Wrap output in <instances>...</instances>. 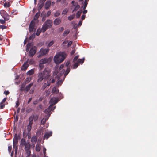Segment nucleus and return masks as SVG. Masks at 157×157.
<instances>
[{"label":"nucleus","mask_w":157,"mask_h":157,"mask_svg":"<svg viewBox=\"0 0 157 157\" xmlns=\"http://www.w3.org/2000/svg\"><path fill=\"white\" fill-rule=\"evenodd\" d=\"M75 17V15H70V16L68 17V19L70 21H71Z\"/></svg>","instance_id":"ea45409f"},{"label":"nucleus","mask_w":157,"mask_h":157,"mask_svg":"<svg viewBox=\"0 0 157 157\" xmlns=\"http://www.w3.org/2000/svg\"><path fill=\"white\" fill-rule=\"evenodd\" d=\"M4 94L6 95H7L9 94V92L8 91H5L4 92Z\"/></svg>","instance_id":"e2e57ef3"},{"label":"nucleus","mask_w":157,"mask_h":157,"mask_svg":"<svg viewBox=\"0 0 157 157\" xmlns=\"http://www.w3.org/2000/svg\"><path fill=\"white\" fill-rule=\"evenodd\" d=\"M52 134V132L49 133H46L45 134L44 136V139H48L50 136H51Z\"/></svg>","instance_id":"f3484780"},{"label":"nucleus","mask_w":157,"mask_h":157,"mask_svg":"<svg viewBox=\"0 0 157 157\" xmlns=\"http://www.w3.org/2000/svg\"><path fill=\"white\" fill-rule=\"evenodd\" d=\"M51 11H48L47 13L46 16L47 17H49L51 14Z\"/></svg>","instance_id":"4d7b16f0"},{"label":"nucleus","mask_w":157,"mask_h":157,"mask_svg":"<svg viewBox=\"0 0 157 157\" xmlns=\"http://www.w3.org/2000/svg\"><path fill=\"white\" fill-rule=\"evenodd\" d=\"M66 56V54L64 53L56 55L54 58V62L56 64L60 63L64 60Z\"/></svg>","instance_id":"f03ea898"},{"label":"nucleus","mask_w":157,"mask_h":157,"mask_svg":"<svg viewBox=\"0 0 157 157\" xmlns=\"http://www.w3.org/2000/svg\"><path fill=\"white\" fill-rule=\"evenodd\" d=\"M71 4H72V5L71 6V7H73L74 6H75V1H72L71 2Z\"/></svg>","instance_id":"69168bd1"},{"label":"nucleus","mask_w":157,"mask_h":157,"mask_svg":"<svg viewBox=\"0 0 157 157\" xmlns=\"http://www.w3.org/2000/svg\"><path fill=\"white\" fill-rule=\"evenodd\" d=\"M37 138L36 136H33L31 138V142L34 145H35L37 141Z\"/></svg>","instance_id":"4468645a"},{"label":"nucleus","mask_w":157,"mask_h":157,"mask_svg":"<svg viewBox=\"0 0 157 157\" xmlns=\"http://www.w3.org/2000/svg\"><path fill=\"white\" fill-rule=\"evenodd\" d=\"M75 50H72L71 52V55H73L75 53Z\"/></svg>","instance_id":"774afa93"},{"label":"nucleus","mask_w":157,"mask_h":157,"mask_svg":"<svg viewBox=\"0 0 157 157\" xmlns=\"http://www.w3.org/2000/svg\"><path fill=\"white\" fill-rule=\"evenodd\" d=\"M68 12V10H67L66 8H65L63 11L62 14L63 15H65Z\"/></svg>","instance_id":"4c0bfd02"},{"label":"nucleus","mask_w":157,"mask_h":157,"mask_svg":"<svg viewBox=\"0 0 157 157\" xmlns=\"http://www.w3.org/2000/svg\"><path fill=\"white\" fill-rule=\"evenodd\" d=\"M34 71L33 69H32L29 71L26 74L28 75H31L34 73Z\"/></svg>","instance_id":"412c9836"},{"label":"nucleus","mask_w":157,"mask_h":157,"mask_svg":"<svg viewBox=\"0 0 157 157\" xmlns=\"http://www.w3.org/2000/svg\"><path fill=\"white\" fill-rule=\"evenodd\" d=\"M36 52V48L34 46L32 47L30 49L28 52L29 56L31 57H33Z\"/></svg>","instance_id":"6e6552de"},{"label":"nucleus","mask_w":157,"mask_h":157,"mask_svg":"<svg viewBox=\"0 0 157 157\" xmlns=\"http://www.w3.org/2000/svg\"><path fill=\"white\" fill-rule=\"evenodd\" d=\"M26 46H27V48H26V52H28L29 49V48H30V44H29V43H28V44H27Z\"/></svg>","instance_id":"c03bdc74"},{"label":"nucleus","mask_w":157,"mask_h":157,"mask_svg":"<svg viewBox=\"0 0 157 157\" xmlns=\"http://www.w3.org/2000/svg\"><path fill=\"white\" fill-rule=\"evenodd\" d=\"M38 5H39V6L38 8V10L40 11L44 6V4L41 3L39 5V4L38 3Z\"/></svg>","instance_id":"72a5a7b5"},{"label":"nucleus","mask_w":157,"mask_h":157,"mask_svg":"<svg viewBox=\"0 0 157 157\" xmlns=\"http://www.w3.org/2000/svg\"><path fill=\"white\" fill-rule=\"evenodd\" d=\"M51 75L50 70L48 68H45L43 71H40L38 73L37 76V82H40L43 79H44V81L48 80L47 81V84L50 85L51 83L50 82L51 78L49 79V78Z\"/></svg>","instance_id":"f257e3e1"},{"label":"nucleus","mask_w":157,"mask_h":157,"mask_svg":"<svg viewBox=\"0 0 157 157\" xmlns=\"http://www.w3.org/2000/svg\"><path fill=\"white\" fill-rule=\"evenodd\" d=\"M52 92L53 93H58L59 92V90L57 89L56 87H54L52 89Z\"/></svg>","instance_id":"393cba45"},{"label":"nucleus","mask_w":157,"mask_h":157,"mask_svg":"<svg viewBox=\"0 0 157 157\" xmlns=\"http://www.w3.org/2000/svg\"><path fill=\"white\" fill-rule=\"evenodd\" d=\"M41 32H43L42 28L41 29L40 28H39L37 30L36 35L37 36H38L40 35Z\"/></svg>","instance_id":"4be33fe9"},{"label":"nucleus","mask_w":157,"mask_h":157,"mask_svg":"<svg viewBox=\"0 0 157 157\" xmlns=\"http://www.w3.org/2000/svg\"><path fill=\"white\" fill-rule=\"evenodd\" d=\"M61 22V20L59 18L55 19L54 21V25H57L59 24Z\"/></svg>","instance_id":"ddd939ff"},{"label":"nucleus","mask_w":157,"mask_h":157,"mask_svg":"<svg viewBox=\"0 0 157 157\" xmlns=\"http://www.w3.org/2000/svg\"><path fill=\"white\" fill-rule=\"evenodd\" d=\"M19 101H18L16 102V105L15 106L16 108H17L19 106Z\"/></svg>","instance_id":"bf43d9fd"},{"label":"nucleus","mask_w":157,"mask_h":157,"mask_svg":"<svg viewBox=\"0 0 157 157\" xmlns=\"http://www.w3.org/2000/svg\"><path fill=\"white\" fill-rule=\"evenodd\" d=\"M51 107H52V105H50L48 108L45 110L44 111V113H48L50 112L51 111L50 109Z\"/></svg>","instance_id":"b1692460"},{"label":"nucleus","mask_w":157,"mask_h":157,"mask_svg":"<svg viewBox=\"0 0 157 157\" xmlns=\"http://www.w3.org/2000/svg\"><path fill=\"white\" fill-rule=\"evenodd\" d=\"M70 71V67H68L65 71V69H63L61 71V72H60L59 74V76H62L63 74H64V77H66L69 72Z\"/></svg>","instance_id":"1a4fd4ad"},{"label":"nucleus","mask_w":157,"mask_h":157,"mask_svg":"<svg viewBox=\"0 0 157 157\" xmlns=\"http://www.w3.org/2000/svg\"><path fill=\"white\" fill-rule=\"evenodd\" d=\"M39 67L40 70H41L44 67V66L43 64H40V63H39Z\"/></svg>","instance_id":"58836bf2"},{"label":"nucleus","mask_w":157,"mask_h":157,"mask_svg":"<svg viewBox=\"0 0 157 157\" xmlns=\"http://www.w3.org/2000/svg\"><path fill=\"white\" fill-rule=\"evenodd\" d=\"M51 2L50 1H47L46 2L44 6L45 9L46 10L48 9L50 7Z\"/></svg>","instance_id":"dca6fc26"},{"label":"nucleus","mask_w":157,"mask_h":157,"mask_svg":"<svg viewBox=\"0 0 157 157\" xmlns=\"http://www.w3.org/2000/svg\"><path fill=\"white\" fill-rule=\"evenodd\" d=\"M79 57V56L78 55H77V56H75L74 58L73 59V62H74V63H75V62H76L78 58Z\"/></svg>","instance_id":"37998d69"},{"label":"nucleus","mask_w":157,"mask_h":157,"mask_svg":"<svg viewBox=\"0 0 157 157\" xmlns=\"http://www.w3.org/2000/svg\"><path fill=\"white\" fill-rule=\"evenodd\" d=\"M64 64H61L59 67V68H58L59 66L56 65L55 67V69L53 73V75H57L59 72H60V73L61 72V70L64 67Z\"/></svg>","instance_id":"423d86ee"},{"label":"nucleus","mask_w":157,"mask_h":157,"mask_svg":"<svg viewBox=\"0 0 157 157\" xmlns=\"http://www.w3.org/2000/svg\"><path fill=\"white\" fill-rule=\"evenodd\" d=\"M49 49L48 48L47 49L41 48L39 52V55L38 56V57L40 58L41 56L46 55L49 52Z\"/></svg>","instance_id":"39448f33"},{"label":"nucleus","mask_w":157,"mask_h":157,"mask_svg":"<svg viewBox=\"0 0 157 157\" xmlns=\"http://www.w3.org/2000/svg\"><path fill=\"white\" fill-rule=\"evenodd\" d=\"M6 26L5 25H0V28L2 29H5L6 28Z\"/></svg>","instance_id":"5fc2aeb1"},{"label":"nucleus","mask_w":157,"mask_h":157,"mask_svg":"<svg viewBox=\"0 0 157 157\" xmlns=\"http://www.w3.org/2000/svg\"><path fill=\"white\" fill-rule=\"evenodd\" d=\"M8 151L9 153H10L11 151L12 150V146H9L8 147Z\"/></svg>","instance_id":"864d4df0"},{"label":"nucleus","mask_w":157,"mask_h":157,"mask_svg":"<svg viewBox=\"0 0 157 157\" xmlns=\"http://www.w3.org/2000/svg\"><path fill=\"white\" fill-rule=\"evenodd\" d=\"M18 142H13V148L14 149L15 153H17V151L18 147L17 144Z\"/></svg>","instance_id":"2eb2a0df"},{"label":"nucleus","mask_w":157,"mask_h":157,"mask_svg":"<svg viewBox=\"0 0 157 157\" xmlns=\"http://www.w3.org/2000/svg\"><path fill=\"white\" fill-rule=\"evenodd\" d=\"M64 29V28L63 27H62L59 28V32H62Z\"/></svg>","instance_id":"052dcab7"},{"label":"nucleus","mask_w":157,"mask_h":157,"mask_svg":"<svg viewBox=\"0 0 157 157\" xmlns=\"http://www.w3.org/2000/svg\"><path fill=\"white\" fill-rule=\"evenodd\" d=\"M33 117L34 121H36L37 120L38 116L37 114H34L33 115Z\"/></svg>","instance_id":"c756f323"},{"label":"nucleus","mask_w":157,"mask_h":157,"mask_svg":"<svg viewBox=\"0 0 157 157\" xmlns=\"http://www.w3.org/2000/svg\"><path fill=\"white\" fill-rule=\"evenodd\" d=\"M0 13L2 17L6 20L8 21L9 19V15L4 10H1Z\"/></svg>","instance_id":"0eeeda50"},{"label":"nucleus","mask_w":157,"mask_h":157,"mask_svg":"<svg viewBox=\"0 0 157 157\" xmlns=\"http://www.w3.org/2000/svg\"><path fill=\"white\" fill-rule=\"evenodd\" d=\"M60 14V12L59 11H56L54 14V16L56 17L59 16Z\"/></svg>","instance_id":"f704fd0d"},{"label":"nucleus","mask_w":157,"mask_h":157,"mask_svg":"<svg viewBox=\"0 0 157 157\" xmlns=\"http://www.w3.org/2000/svg\"><path fill=\"white\" fill-rule=\"evenodd\" d=\"M54 43V40H52L51 41L50 43H48V44L47 45V47L48 48H49Z\"/></svg>","instance_id":"7c9ffc66"},{"label":"nucleus","mask_w":157,"mask_h":157,"mask_svg":"<svg viewBox=\"0 0 157 157\" xmlns=\"http://www.w3.org/2000/svg\"><path fill=\"white\" fill-rule=\"evenodd\" d=\"M59 101V100L57 98H51L50 101L49 103L51 104L50 105H54L55 104L57 103Z\"/></svg>","instance_id":"9d476101"},{"label":"nucleus","mask_w":157,"mask_h":157,"mask_svg":"<svg viewBox=\"0 0 157 157\" xmlns=\"http://www.w3.org/2000/svg\"><path fill=\"white\" fill-rule=\"evenodd\" d=\"M24 146H25V150L27 154V157H29L31 154L30 144L29 143H27Z\"/></svg>","instance_id":"20e7f679"},{"label":"nucleus","mask_w":157,"mask_h":157,"mask_svg":"<svg viewBox=\"0 0 157 157\" xmlns=\"http://www.w3.org/2000/svg\"><path fill=\"white\" fill-rule=\"evenodd\" d=\"M52 24V22L51 20H47L44 23L42 27L43 33L45 32L48 29L51 28Z\"/></svg>","instance_id":"7ed1b4c3"},{"label":"nucleus","mask_w":157,"mask_h":157,"mask_svg":"<svg viewBox=\"0 0 157 157\" xmlns=\"http://www.w3.org/2000/svg\"><path fill=\"white\" fill-rule=\"evenodd\" d=\"M70 64V61H67L66 64H65V66L66 67H68V66H69V65Z\"/></svg>","instance_id":"13d9d810"},{"label":"nucleus","mask_w":157,"mask_h":157,"mask_svg":"<svg viewBox=\"0 0 157 157\" xmlns=\"http://www.w3.org/2000/svg\"><path fill=\"white\" fill-rule=\"evenodd\" d=\"M48 118H43L42 119L41 121V124L42 125H44L46 122V121L48 120Z\"/></svg>","instance_id":"c85d7f7f"},{"label":"nucleus","mask_w":157,"mask_h":157,"mask_svg":"<svg viewBox=\"0 0 157 157\" xmlns=\"http://www.w3.org/2000/svg\"><path fill=\"white\" fill-rule=\"evenodd\" d=\"M36 149L37 151L39 152L40 151V148L39 146L36 145Z\"/></svg>","instance_id":"09e8293b"},{"label":"nucleus","mask_w":157,"mask_h":157,"mask_svg":"<svg viewBox=\"0 0 157 157\" xmlns=\"http://www.w3.org/2000/svg\"><path fill=\"white\" fill-rule=\"evenodd\" d=\"M84 61V58H83L82 59H79L77 61V63L79 64H82L83 63Z\"/></svg>","instance_id":"bb28decb"},{"label":"nucleus","mask_w":157,"mask_h":157,"mask_svg":"<svg viewBox=\"0 0 157 157\" xmlns=\"http://www.w3.org/2000/svg\"><path fill=\"white\" fill-rule=\"evenodd\" d=\"M5 106V105L4 104L1 103H0V109H3L4 108Z\"/></svg>","instance_id":"de8ad7c7"},{"label":"nucleus","mask_w":157,"mask_h":157,"mask_svg":"<svg viewBox=\"0 0 157 157\" xmlns=\"http://www.w3.org/2000/svg\"><path fill=\"white\" fill-rule=\"evenodd\" d=\"M89 0H85L83 3V5H87Z\"/></svg>","instance_id":"6e6d98bb"},{"label":"nucleus","mask_w":157,"mask_h":157,"mask_svg":"<svg viewBox=\"0 0 157 157\" xmlns=\"http://www.w3.org/2000/svg\"><path fill=\"white\" fill-rule=\"evenodd\" d=\"M33 83H31L27 85L25 88L26 91H28L30 90V88L33 86Z\"/></svg>","instance_id":"aec40b11"},{"label":"nucleus","mask_w":157,"mask_h":157,"mask_svg":"<svg viewBox=\"0 0 157 157\" xmlns=\"http://www.w3.org/2000/svg\"><path fill=\"white\" fill-rule=\"evenodd\" d=\"M50 86V85L49 84H47V83H44L43 85L42 86V88L43 90L45 89L47 86Z\"/></svg>","instance_id":"2f4dec72"},{"label":"nucleus","mask_w":157,"mask_h":157,"mask_svg":"<svg viewBox=\"0 0 157 157\" xmlns=\"http://www.w3.org/2000/svg\"><path fill=\"white\" fill-rule=\"evenodd\" d=\"M46 18V16L45 15L42 17V21H43V22L44 21H45V20Z\"/></svg>","instance_id":"0e129e2a"},{"label":"nucleus","mask_w":157,"mask_h":157,"mask_svg":"<svg viewBox=\"0 0 157 157\" xmlns=\"http://www.w3.org/2000/svg\"><path fill=\"white\" fill-rule=\"evenodd\" d=\"M35 33H33L29 37V40H33L35 37Z\"/></svg>","instance_id":"e433bc0d"},{"label":"nucleus","mask_w":157,"mask_h":157,"mask_svg":"<svg viewBox=\"0 0 157 157\" xmlns=\"http://www.w3.org/2000/svg\"><path fill=\"white\" fill-rule=\"evenodd\" d=\"M40 14V11L38 12L35 15L34 17V20H36L39 17Z\"/></svg>","instance_id":"5701e85b"},{"label":"nucleus","mask_w":157,"mask_h":157,"mask_svg":"<svg viewBox=\"0 0 157 157\" xmlns=\"http://www.w3.org/2000/svg\"><path fill=\"white\" fill-rule=\"evenodd\" d=\"M70 33V31L69 30H67L65 31L63 33V35L64 36H66L67 35H68Z\"/></svg>","instance_id":"c9c22d12"},{"label":"nucleus","mask_w":157,"mask_h":157,"mask_svg":"<svg viewBox=\"0 0 157 157\" xmlns=\"http://www.w3.org/2000/svg\"><path fill=\"white\" fill-rule=\"evenodd\" d=\"M72 41H70L68 42L67 45L68 47L70 46L72 44Z\"/></svg>","instance_id":"680f3d73"},{"label":"nucleus","mask_w":157,"mask_h":157,"mask_svg":"<svg viewBox=\"0 0 157 157\" xmlns=\"http://www.w3.org/2000/svg\"><path fill=\"white\" fill-rule=\"evenodd\" d=\"M35 23L33 20H32L29 24V30L30 32H33L35 27Z\"/></svg>","instance_id":"9b49d317"},{"label":"nucleus","mask_w":157,"mask_h":157,"mask_svg":"<svg viewBox=\"0 0 157 157\" xmlns=\"http://www.w3.org/2000/svg\"><path fill=\"white\" fill-rule=\"evenodd\" d=\"M20 139V135H18L17 134H15L14 136L13 141L18 142V139Z\"/></svg>","instance_id":"a211bd4d"},{"label":"nucleus","mask_w":157,"mask_h":157,"mask_svg":"<svg viewBox=\"0 0 157 157\" xmlns=\"http://www.w3.org/2000/svg\"><path fill=\"white\" fill-rule=\"evenodd\" d=\"M80 8V6L79 5H77L75 6V8L73 9L72 12L73 13L75 11H76V10H78Z\"/></svg>","instance_id":"473e14b6"},{"label":"nucleus","mask_w":157,"mask_h":157,"mask_svg":"<svg viewBox=\"0 0 157 157\" xmlns=\"http://www.w3.org/2000/svg\"><path fill=\"white\" fill-rule=\"evenodd\" d=\"M86 17V15L85 14L82 15L81 16V19L82 20H84Z\"/></svg>","instance_id":"338daca9"},{"label":"nucleus","mask_w":157,"mask_h":157,"mask_svg":"<svg viewBox=\"0 0 157 157\" xmlns=\"http://www.w3.org/2000/svg\"><path fill=\"white\" fill-rule=\"evenodd\" d=\"M50 61V59L49 58L48 59L47 58H44L41 59L40 61L39 62L40 63V64H44L48 63H49Z\"/></svg>","instance_id":"f8f14e48"},{"label":"nucleus","mask_w":157,"mask_h":157,"mask_svg":"<svg viewBox=\"0 0 157 157\" xmlns=\"http://www.w3.org/2000/svg\"><path fill=\"white\" fill-rule=\"evenodd\" d=\"M78 65H79L78 63H77V62L76 63H75L73 65V69H75L76 68L78 67Z\"/></svg>","instance_id":"a19ab883"},{"label":"nucleus","mask_w":157,"mask_h":157,"mask_svg":"<svg viewBox=\"0 0 157 157\" xmlns=\"http://www.w3.org/2000/svg\"><path fill=\"white\" fill-rule=\"evenodd\" d=\"M32 128V126L29 125H27V130L28 132H29Z\"/></svg>","instance_id":"49530a36"},{"label":"nucleus","mask_w":157,"mask_h":157,"mask_svg":"<svg viewBox=\"0 0 157 157\" xmlns=\"http://www.w3.org/2000/svg\"><path fill=\"white\" fill-rule=\"evenodd\" d=\"M32 110V109L31 108H29V109H27L26 111V113H29Z\"/></svg>","instance_id":"8fccbe9b"},{"label":"nucleus","mask_w":157,"mask_h":157,"mask_svg":"<svg viewBox=\"0 0 157 157\" xmlns=\"http://www.w3.org/2000/svg\"><path fill=\"white\" fill-rule=\"evenodd\" d=\"M27 143L26 142L24 138H22L21 140V144L22 146H24Z\"/></svg>","instance_id":"a878e982"},{"label":"nucleus","mask_w":157,"mask_h":157,"mask_svg":"<svg viewBox=\"0 0 157 157\" xmlns=\"http://www.w3.org/2000/svg\"><path fill=\"white\" fill-rule=\"evenodd\" d=\"M18 13L17 11L16 10H13L12 12V13L13 15H16Z\"/></svg>","instance_id":"79ce46f5"},{"label":"nucleus","mask_w":157,"mask_h":157,"mask_svg":"<svg viewBox=\"0 0 157 157\" xmlns=\"http://www.w3.org/2000/svg\"><path fill=\"white\" fill-rule=\"evenodd\" d=\"M33 115L31 116L29 118V121L33 122Z\"/></svg>","instance_id":"603ef678"},{"label":"nucleus","mask_w":157,"mask_h":157,"mask_svg":"<svg viewBox=\"0 0 157 157\" xmlns=\"http://www.w3.org/2000/svg\"><path fill=\"white\" fill-rule=\"evenodd\" d=\"M62 83H63V81L62 80H59L57 82V84L59 86V85H61Z\"/></svg>","instance_id":"a18cd8bd"},{"label":"nucleus","mask_w":157,"mask_h":157,"mask_svg":"<svg viewBox=\"0 0 157 157\" xmlns=\"http://www.w3.org/2000/svg\"><path fill=\"white\" fill-rule=\"evenodd\" d=\"M82 13V10L78 11L77 13L76 14V17L78 18H79L81 16Z\"/></svg>","instance_id":"cd10ccee"},{"label":"nucleus","mask_w":157,"mask_h":157,"mask_svg":"<svg viewBox=\"0 0 157 157\" xmlns=\"http://www.w3.org/2000/svg\"><path fill=\"white\" fill-rule=\"evenodd\" d=\"M28 66L29 65L27 62L25 63L22 66V70H26Z\"/></svg>","instance_id":"6ab92c4d"},{"label":"nucleus","mask_w":157,"mask_h":157,"mask_svg":"<svg viewBox=\"0 0 157 157\" xmlns=\"http://www.w3.org/2000/svg\"><path fill=\"white\" fill-rule=\"evenodd\" d=\"M6 20H5L4 19V20H3L2 19H0V23L2 24H4L6 22L5 21Z\"/></svg>","instance_id":"3c124183"}]
</instances>
